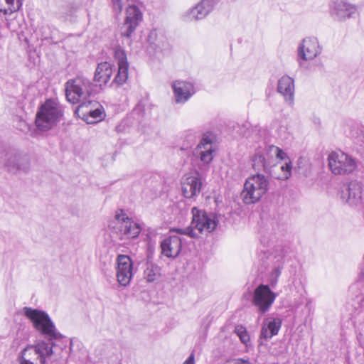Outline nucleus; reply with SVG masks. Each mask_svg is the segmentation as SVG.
Instances as JSON below:
<instances>
[{
    "instance_id": "obj_1",
    "label": "nucleus",
    "mask_w": 364,
    "mask_h": 364,
    "mask_svg": "<svg viewBox=\"0 0 364 364\" xmlns=\"http://www.w3.org/2000/svg\"><path fill=\"white\" fill-rule=\"evenodd\" d=\"M193 220L192 226L187 229H172L171 231L181 235H187L191 237L197 238L202 234H207L213 231L217 223L215 216L207 214L205 211L193 207L192 209Z\"/></svg>"
},
{
    "instance_id": "obj_2",
    "label": "nucleus",
    "mask_w": 364,
    "mask_h": 364,
    "mask_svg": "<svg viewBox=\"0 0 364 364\" xmlns=\"http://www.w3.org/2000/svg\"><path fill=\"white\" fill-rule=\"evenodd\" d=\"M63 116L62 106L55 100L48 99L39 107L36 124L41 130H48L59 122Z\"/></svg>"
},
{
    "instance_id": "obj_3",
    "label": "nucleus",
    "mask_w": 364,
    "mask_h": 364,
    "mask_svg": "<svg viewBox=\"0 0 364 364\" xmlns=\"http://www.w3.org/2000/svg\"><path fill=\"white\" fill-rule=\"evenodd\" d=\"M327 161L329 170L336 176L350 175L358 168L355 159L340 149L330 152Z\"/></svg>"
},
{
    "instance_id": "obj_4",
    "label": "nucleus",
    "mask_w": 364,
    "mask_h": 364,
    "mask_svg": "<svg viewBox=\"0 0 364 364\" xmlns=\"http://www.w3.org/2000/svg\"><path fill=\"white\" fill-rule=\"evenodd\" d=\"M269 182L262 174H255L247 178L244 189L241 193L243 202L246 205H252L259 200L268 189Z\"/></svg>"
},
{
    "instance_id": "obj_5",
    "label": "nucleus",
    "mask_w": 364,
    "mask_h": 364,
    "mask_svg": "<svg viewBox=\"0 0 364 364\" xmlns=\"http://www.w3.org/2000/svg\"><path fill=\"white\" fill-rule=\"evenodd\" d=\"M112 225L116 232L119 235L121 239L124 237L134 238L141 232L140 226L129 218L121 209L117 211Z\"/></svg>"
},
{
    "instance_id": "obj_6",
    "label": "nucleus",
    "mask_w": 364,
    "mask_h": 364,
    "mask_svg": "<svg viewBox=\"0 0 364 364\" xmlns=\"http://www.w3.org/2000/svg\"><path fill=\"white\" fill-rule=\"evenodd\" d=\"M53 353L52 348L44 341L26 347L21 353L20 364H45L46 358Z\"/></svg>"
},
{
    "instance_id": "obj_7",
    "label": "nucleus",
    "mask_w": 364,
    "mask_h": 364,
    "mask_svg": "<svg viewBox=\"0 0 364 364\" xmlns=\"http://www.w3.org/2000/svg\"><path fill=\"white\" fill-rule=\"evenodd\" d=\"M25 316L33 323L34 328L44 335L55 333V326L44 311L29 307L23 309Z\"/></svg>"
},
{
    "instance_id": "obj_8",
    "label": "nucleus",
    "mask_w": 364,
    "mask_h": 364,
    "mask_svg": "<svg viewBox=\"0 0 364 364\" xmlns=\"http://www.w3.org/2000/svg\"><path fill=\"white\" fill-rule=\"evenodd\" d=\"M276 296L268 285L260 284L254 291L252 302L259 312L264 314L269 311Z\"/></svg>"
},
{
    "instance_id": "obj_9",
    "label": "nucleus",
    "mask_w": 364,
    "mask_h": 364,
    "mask_svg": "<svg viewBox=\"0 0 364 364\" xmlns=\"http://www.w3.org/2000/svg\"><path fill=\"white\" fill-rule=\"evenodd\" d=\"M117 278L122 286L129 284L133 276V262L131 258L124 255H119L117 258Z\"/></svg>"
},
{
    "instance_id": "obj_10",
    "label": "nucleus",
    "mask_w": 364,
    "mask_h": 364,
    "mask_svg": "<svg viewBox=\"0 0 364 364\" xmlns=\"http://www.w3.org/2000/svg\"><path fill=\"white\" fill-rule=\"evenodd\" d=\"M142 19V14L136 5H130L126 10V18L122 27V36L130 37Z\"/></svg>"
},
{
    "instance_id": "obj_11",
    "label": "nucleus",
    "mask_w": 364,
    "mask_h": 364,
    "mask_svg": "<svg viewBox=\"0 0 364 364\" xmlns=\"http://www.w3.org/2000/svg\"><path fill=\"white\" fill-rule=\"evenodd\" d=\"M85 87V82L80 77L69 80L65 83V96L68 101L73 104L80 102L86 96Z\"/></svg>"
},
{
    "instance_id": "obj_12",
    "label": "nucleus",
    "mask_w": 364,
    "mask_h": 364,
    "mask_svg": "<svg viewBox=\"0 0 364 364\" xmlns=\"http://www.w3.org/2000/svg\"><path fill=\"white\" fill-rule=\"evenodd\" d=\"M114 57L118 65L117 74L114 82L122 85L127 82L129 77V63L127 55L123 49L118 47L114 49Z\"/></svg>"
},
{
    "instance_id": "obj_13",
    "label": "nucleus",
    "mask_w": 364,
    "mask_h": 364,
    "mask_svg": "<svg viewBox=\"0 0 364 364\" xmlns=\"http://www.w3.org/2000/svg\"><path fill=\"white\" fill-rule=\"evenodd\" d=\"M182 193L184 197L191 198L199 193L202 182L198 172L194 175H186L181 182Z\"/></svg>"
},
{
    "instance_id": "obj_14",
    "label": "nucleus",
    "mask_w": 364,
    "mask_h": 364,
    "mask_svg": "<svg viewBox=\"0 0 364 364\" xmlns=\"http://www.w3.org/2000/svg\"><path fill=\"white\" fill-rule=\"evenodd\" d=\"M87 105H79L76 109V113L80 117L88 124L97 123L104 118L102 107H94L92 110H85Z\"/></svg>"
},
{
    "instance_id": "obj_15",
    "label": "nucleus",
    "mask_w": 364,
    "mask_h": 364,
    "mask_svg": "<svg viewBox=\"0 0 364 364\" xmlns=\"http://www.w3.org/2000/svg\"><path fill=\"white\" fill-rule=\"evenodd\" d=\"M318 49V43L316 39L305 38L299 47V55L303 60H312L317 55Z\"/></svg>"
},
{
    "instance_id": "obj_16",
    "label": "nucleus",
    "mask_w": 364,
    "mask_h": 364,
    "mask_svg": "<svg viewBox=\"0 0 364 364\" xmlns=\"http://www.w3.org/2000/svg\"><path fill=\"white\" fill-rule=\"evenodd\" d=\"M272 156L269 151V146L264 149H259L252 156V166L255 169L267 171L270 167Z\"/></svg>"
},
{
    "instance_id": "obj_17",
    "label": "nucleus",
    "mask_w": 364,
    "mask_h": 364,
    "mask_svg": "<svg viewBox=\"0 0 364 364\" xmlns=\"http://www.w3.org/2000/svg\"><path fill=\"white\" fill-rule=\"evenodd\" d=\"M112 74L113 68L109 63H100L96 68L94 81L100 86L105 85L108 82H109Z\"/></svg>"
},
{
    "instance_id": "obj_18",
    "label": "nucleus",
    "mask_w": 364,
    "mask_h": 364,
    "mask_svg": "<svg viewBox=\"0 0 364 364\" xmlns=\"http://www.w3.org/2000/svg\"><path fill=\"white\" fill-rule=\"evenodd\" d=\"M213 136L211 134H205L197 146L200 151V160L205 164H209L213 160Z\"/></svg>"
},
{
    "instance_id": "obj_19",
    "label": "nucleus",
    "mask_w": 364,
    "mask_h": 364,
    "mask_svg": "<svg viewBox=\"0 0 364 364\" xmlns=\"http://www.w3.org/2000/svg\"><path fill=\"white\" fill-rule=\"evenodd\" d=\"M172 87L178 102H184L188 100L193 92V85L184 81H176Z\"/></svg>"
},
{
    "instance_id": "obj_20",
    "label": "nucleus",
    "mask_w": 364,
    "mask_h": 364,
    "mask_svg": "<svg viewBox=\"0 0 364 364\" xmlns=\"http://www.w3.org/2000/svg\"><path fill=\"white\" fill-rule=\"evenodd\" d=\"M162 253L168 257L178 256L181 250V240L177 236H171L161 243Z\"/></svg>"
},
{
    "instance_id": "obj_21",
    "label": "nucleus",
    "mask_w": 364,
    "mask_h": 364,
    "mask_svg": "<svg viewBox=\"0 0 364 364\" xmlns=\"http://www.w3.org/2000/svg\"><path fill=\"white\" fill-rule=\"evenodd\" d=\"M282 323V319L279 318L269 321L262 326L260 337L267 340L277 335L281 328Z\"/></svg>"
},
{
    "instance_id": "obj_22",
    "label": "nucleus",
    "mask_w": 364,
    "mask_h": 364,
    "mask_svg": "<svg viewBox=\"0 0 364 364\" xmlns=\"http://www.w3.org/2000/svg\"><path fill=\"white\" fill-rule=\"evenodd\" d=\"M278 92L284 96L286 100H292L294 90V80L289 76H284L278 83Z\"/></svg>"
},
{
    "instance_id": "obj_23",
    "label": "nucleus",
    "mask_w": 364,
    "mask_h": 364,
    "mask_svg": "<svg viewBox=\"0 0 364 364\" xmlns=\"http://www.w3.org/2000/svg\"><path fill=\"white\" fill-rule=\"evenodd\" d=\"M215 0H202L192 10L194 17L200 19L206 16L212 10Z\"/></svg>"
},
{
    "instance_id": "obj_24",
    "label": "nucleus",
    "mask_w": 364,
    "mask_h": 364,
    "mask_svg": "<svg viewBox=\"0 0 364 364\" xmlns=\"http://www.w3.org/2000/svg\"><path fill=\"white\" fill-rule=\"evenodd\" d=\"M279 168L280 171L277 172L274 171V176L279 180H287L290 178L291 175L292 162L288 161L285 162L278 161L275 165V168Z\"/></svg>"
},
{
    "instance_id": "obj_25",
    "label": "nucleus",
    "mask_w": 364,
    "mask_h": 364,
    "mask_svg": "<svg viewBox=\"0 0 364 364\" xmlns=\"http://www.w3.org/2000/svg\"><path fill=\"white\" fill-rule=\"evenodd\" d=\"M361 199V188L357 184H350L348 188V197L345 202L349 205H357Z\"/></svg>"
},
{
    "instance_id": "obj_26",
    "label": "nucleus",
    "mask_w": 364,
    "mask_h": 364,
    "mask_svg": "<svg viewBox=\"0 0 364 364\" xmlns=\"http://www.w3.org/2000/svg\"><path fill=\"white\" fill-rule=\"evenodd\" d=\"M18 1L15 0H4V3L0 1V12L4 15L11 14L19 9Z\"/></svg>"
},
{
    "instance_id": "obj_27",
    "label": "nucleus",
    "mask_w": 364,
    "mask_h": 364,
    "mask_svg": "<svg viewBox=\"0 0 364 364\" xmlns=\"http://www.w3.org/2000/svg\"><path fill=\"white\" fill-rule=\"evenodd\" d=\"M235 333L238 336L242 343L247 346L250 342V336L247 328L242 325H237L235 328Z\"/></svg>"
},
{
    "instance_id": "obj_28",
    "label": "nucleus",
    "mask_w": 364,
    "mask_h": 364,
    "mask_svg": "<svg viewBox=\"0 0 364 364\" xmlns=\"http://www.w3.org/2000/svg\"><path fill=\"white\" fill-rule=\"evenodd\" d=\"M269 151L271 152V154H274L280 162L291 161L288 155L278 146H269Z\"/></svg>"
},
{
    "instance_id": "obj_29",
    "label": "nucleus",
    "mask_w": 364,
    "mask_h": 364,
    "mask_svg": "<svg viewBox=\"0 0 364 364\" xmlns=\"http://www.w3.org/2000/svg\"><path fill=\"white\" fill-rule=\"evenodd\" d=\"M144 274L148 282H154L158 278V274L153 267L147 268L144 272Z\"/></svg>"
},
{
    "instance_id": "obj_30",
    "label": "nucleus",
    "mask_w": 364,
    "mask_h": 364,
    "mask_svg": "<svg viewBox=\"0 0 364 364\" xmlns=\"http://www.w3.org/2000/svg\"><path fill=\"white\" fill-rule=\"evenodd\" d=\"M114 8L118 11L119 13L122 12V0H112Z\"/></svg>"
},
{
    "instance_id": "obj_31",
    "label": "nucleus",
    "mask_w": 364,
    "mask_h": 364,
    "mask_svg": "<svg viewBox=\"0 0 364 364\" xmlns=\"http://www.w3.org/2000/svg\"><path fill=\"white\" fill-rule=\"evenodd\" d=\"M96 105H97V103L95 102L87 101V102L80 104V105H87V108L85 109V110L88 111V110H92Z\"/></svg>"
},
{
    "instance_id": "obj_32",
    "label": "nucleus",
    "mask_w": 364,
    "mask_h": 364,
    "mask_svg": "<svg viewBox=\"0 0 364 364\" xmlns=\"http://www.w3.org/2000/svg\"><path fill=\"white\" fill-rule=\"evenodd\" d=\"M228 364H251L247 360L242 359H237L232 361H230Z\"/></svg>"
},
{
    "instance_id": "obj_33",
    "label": "nucleus",
    "mask_w": 364,
    "mask_h": 364,
    "mask_svg": "<svg viewBox=\"0 0 364 364\" xmlns=\"http://www.w3.org/2000/svg\"><path fill=\"white\" fill-rule=\"evenodd\" d=\"M183 364H195L194 354L192 353L184 362Z\"/></svg>"
}]
</instances>
